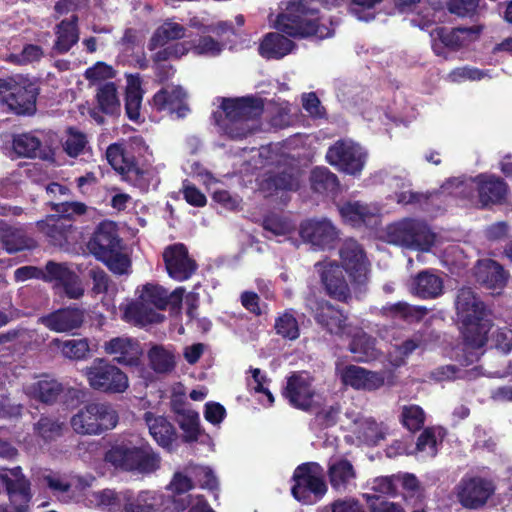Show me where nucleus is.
Here are the masks:
<instances>
[{
  "mask_svg": "<svg viewBox=\"0 0 512 512\" xmlns=\"http://www.w3.org/2000/svg\"><path fill=\"white\" fill-rule=\"evenodd\" d=\"M85 320V309L68 306L55 310L41 318V323L57 333L70 332L79 329Z\"/></svg>",
  "mask_w": 512,
  "mask_h": 512,
  "instance_id": "obj_22",
  "label": "nucleus"
},
{
  "mask_svg": "<svg viewBox=\"0 0 512 512\" xmlns=\"http://www.w3.org/2000/svg\"><path fill=\"white\" fill-rule=\"evenodd\" d=\"M363 498L368 503L370 512H404L399 504L389 501H379V497L372 493H364Z\"/></svg>",
  "mask_w": 512,
  "mask_h": 512,
  "instance_id": "obj_63",
  "label": "nucleus"
},
{
  "mask_svg": "<svg viewBox=\"0 0 512 512\" xmlns=\"http://www.w3.org/2000/svg\"><path fill=\"white\" fill-rule=\"evenodd\" d=\"M39 93L38 85L22 74L0 78V101L16 115H34Z\"/></svg>",
  "mask_w": 512,
  "mask_h": 512,
  "instance_id": "obj_5",
  "label": "nucleus"
},
{
  "mask_svg": "<svg viewBox=\"0 0 512 512\" xmlns=\"http://www.w3.org/2000/svg\"><path fill=\"white\" fill-rule=\"evenodd\" d=\"M187 94L180 86L172 89L161 88L152 98V106L158 111H168L171 115L175 114L177 118H184L190 109L186 102Z\"/></svg>",
  "mask_w": 512,
  "mask_h": 512,
  "instance_id": "obj_24",
  "label": "nucleus"
},
{
  "mask_svg": "<svg viewBox=\"0 0 512 512\" xmlns=\"http://www.w3.org/2000/svg\"><path fill=\"white\" fill-rule=\"evenodd\" d=\"M496 486L493 480L481 476H464L454 488V493L460 505L469 510L484 507L495 494Z\"/></svg>",
  "mask_w": 512,
  "mask_h": 512,
  "instance_id": "obj_12",
  "label": "nucleus"
},
{
  "mask_svg": "<svg viewBox=\"0 0 512 512\" xmlns=\"http://www.w3.org/2000/svg\"><path fill=\"white\" fill-rule=\"evenodd\" d=\"M87 247L98 260L121 249V238L116 223L109 220L100 222L88 241Z\"/></svg>",
  "mask_w": 512,
  "mask_h": 512,
  "instance_id": "obj_19",
  "label": "nucleus"
},
{
  "mask_svg": "<svg viewBox=\"0 0 512 512\" xmlns=\"http://www.w3.org/2000/svg\"><path fill=\"white\" fill-rule=\"evenodd\" d=\"M63 425L56 418L41 416L35 423L34 430L41 438L48 442L62 435Z\"/></svg>",
  "mask_w": 512,
  "mask_h": 512,
  "instance_id": "obj_53",
  "label": "nucleus"
},
{
  "mask_svg": "<svg viewBox=\"0 0 512 512\" xmlns=\"http://www.w3.org/2000/svg\"><path fill=\"white\" fill-rule=\"evenodd\" d=\"M282 394L294 407L302 410H309L312 407L314 392L311 384L301 374L293 373L287 378Z\"/></svg>",
  "mask_w": 512,
  "mask_h": 512,
  "instance_id": "obj_26",
  "label": "nucleus"
},
{
  "mask_svg": "<svg viewBox=\"0 0 512 512\" xmlns=\"http://www.w3.org/2000/svg\"><path fill=\"white\" fill-rule=\"evenodd\" d=\"M325 158L339 171L358 176L366 165L368 152L359 143L350 139L339 140L328 148Z\"/></svg>",
  "mask_w": 512,
  "mask_h": 512,
  "instance_id": "obj_11",
  "label": "nucleus"
},
{
  "mask_svg": "<svg viewBox=\"0 0 512 512\" xmlns=\"http://www.w3.org/2000/svg\"><path fill=\"white\" fill-rule=\"evenodd\" d=\"M185 36V28L178 23H165L156 29L149 41V49L154 50L166 45L171 40H178Z\"/></svg>",
  "mask_w": 512,
  "mask_h": 512,
  "instance_id": "obj_46",
  "label": "nucleus"
},
{
  "mask_svg": "<svg viewBox=\"0 0 512 512\" xmlns=\"http://www.w3.org/2000/svg\"><path fill=\"white\" fill-rule=\"evenodd\" d=\"M300 237L306 243L320 246V220H306L301 223Z\"/></svg>",
  "mask_w": 512,
  "mask_h": 512,
  "instance_id": "obj_62",
  "label": "nucleus"
},
{
  "mask_svg": "<svg viewBox=\"0 0 512 512\" xmlns=\"http://www.w3.org/2000/svg\"><path fill=\"white\" fill-rule=\"evenodd\" d=\"M121 249H117L110 255L99 259L102 261L110 271L117 275H124L129 272L131 261L126 254L121 253Z\"/></svg>",
  "mask_w": 512,
  "mask_h": 512,
  "instance_id": "obj_56",
  "label": "nucleus"
},
{
  "mask_svg": "<svg viewBox=\"0 0 512 512\" xmlns=\"http://www.w3.org/2000/svg\"><path fill=\"white\" fill-rule=\"evenodd\" d=\"M54 33L56 39L52 51L59 55L68 53L79 41L78 16L74 14L69 19L61 20L55 26Z\"/></svg>",
  "mask_w": 512,
  "mask_h": 512,
  "instance_id": "obj_31",
  "label": "nucleus"
},
{
  "mask_svg": "<svg viewBox=\"0 0 512 512\" xmlns=\"http://www.w3.org/2000/svg\"><path fill=\"white\" fill-rule=\"evenodd\" d=\"M329 479L333 489L346 492L355 487L356 473L349 461L340 459L329 465Z\"/></svg>",
  "mask_w": 512,
  "mask_h": 512,
  "instance_id": "obj_38",
  "label": "nucleus"
},
{
  "mask_svg": "<svg viewBox=\"0 0 512 512\" xmlns=\"http://www.w3.org/2000/svg\"><path fill=\"white\" fill-rule=\"evenodd\" d=\"M87 143V137L83 132L74 127H69L63 149L70 157H78L83 153Z\"/></svg>",
  "mask_w": 512,
  "mask_h": 512,
  "instance_id": "obj_55",
  "label": "nucleus"
},
{
  "mask_svg": "<svg viewBox=\"0 0 512 512\" xmlns=\"http://www.w3.org/2000/svg\"><path fill=\"white\" fill-rule=\"evenodd\" d=\"M342 268L356 282H363L368 272V261L361 245L354 239H346L340 250Z\"/></svg>",
  "mask_w": 512,
  "mask_h": 512,
  "instance_id": "obj_20",
  "label": "nucleus"
},
{
  "mask_svg": "<svg viewBox=\"0 0 512 512\" xmlns=\"http://www.w3.org/2000/svg\"><path fill=\"white\" fill-rule=\"evenodd\" d=\"M400 420L403 426L408 430L418 431L424 425L425 412L416 404L403 405L401 407Z\"/></svg>",
  "mask_w": 512,
  "mask_h": 512,
  "instance_id": "obj_51",
  "label": "nucleus"
},
{
  "mask_svg": "<svg viewBox=\"0 0 512 512\" xmlns=\"http://www.w3.org/2000/svg\"><path fill=\"white\" fill-rule=\"evenodd\" d=\"M479 33V27L457 28L453 30L436 27L430 32L432 49L437 55H444L445 47L451 50L459 49L474 41Z\"/></svg>",
  "mask_w": 512,
  "mask_h": 512,
  "instance_id": "obj_18",
  "label": "nucleus"
},
{
  "mask_svg": "<svg viewBox=\"0 0 512 512\" xmlns=\"http://www.w3.org/2000/svg\"><path fill=\"white\" fill-rule=\"evenodd\" d=\"M325 321L327 330L336 335H350L353 327L346 325V317L329 304L322 303V323Z\"/></svg>",
  "mask_w": 512,
  "mask_h": 512,
  "instance_id": "obj_44",
  "label": "nucleus"
},
{
  "mask_svg": "<svg viewBox=\"0 0 512 512\" xmlns=\"http://www.w3.org/2000/svg\"><path fill=\"white\" fill-rule=\"evenodd\" d=\"M147 148L142 137H132L127 142L112 143L106 149V159L121 179L134 187L147 188V171L141 168L135 156L137 149Z\"/></svg>",
  "mask_w": 512,
  "mask_h": 512,
  "instance_id": "obj_4",
  "label": "nucleus"
},
{
  "mask_svg": "<svg viewBox=\"0 0 512 512\" xmlns=\"http://www.w3.org/2000/svg\"><path fill=\"white\" fill-rule=\"evenodd\" d=\"M368 488L382 495H393L396 493V477L380 476L372 479L367 483Z\"/></svg>",
  "mask_w": 512,
  "mask_h": 512,
  "instance_id": "obj_61",
  "label": "nucleus"
},
{
  "mask_svg": "<svg viewBox=\"0 0 512 512\" xmlns=\"http://www.w3.org/2000/svg\"><path fill=\"white\" fill-rule=\"evenodd\" d=\"M385 310L389 311L391 315L399 316L408 321L420 320L427 312L424 307H414L405 302L396 303L386 307Z\"/></svg>",
  "mask_w": 512,
  "mask_h": 512,
  "instance_id": "obj_57",
  "label": "nucleus"
},
{
  "mask_svg": "<svg viewBox=\"0 0 512 512\" xmlns=\"http://www.w3.org/2000/svg\"><path fill=\"white\" fill-rule=\"evenodd\" d=\"M126 80L125 113L129 120L140 123V110L144 94L142 79L139 74H128L126 75Z\"/></svg>",
  "mask_w": 512,
  "mask_h": 512,
  "instance_id": "obj_36",
  "label": "nucleus"
},
{
  "mask_svg": "<svg viewBox=\"0 0 512 512\" xmlns=\"http://www.w3.org/2000/svg\"><path fill=\"white\" fill-rule=\"evenodd\" d=\"M285 35L280 31L265 34L258 47L259 55L266 60H280L290 54L296 44Z\"/></svg>",
  "mask_w": 512,
  "mask_h": 512,
  "instance_id": "obj_28",
  "label": "nucleus"
},
{
  "mask_svg": "<svg viewBox=\"0 0 512 512\" xmlns=\"http://www.w3.org/2000/svg\"><path fill=\"white\" fill-rule=\"evenodd\" d=\"M342 381L357 390L373 391L384 385L385 377L382 372L370 371L356 365L343 368L336 367Z\"/></svg>",
  "mask_w": 512,
  "mask_h": 512,
  "instance_id": "obj_21",
  "label": "nucleus"
},
{
  "mask_svg": "<svg viewBox=\"0 0 512 512\" xmlns=\"http://www.w3.org/2000/svg\"><path fill=\"white\" fill-rule=\"evenodd\" d=\"M155 510V493L148 490H142L137 495L130 490L122 492L120 512H154Z\"/></svg>",
  "mask_w": 512,
  "mask_h": 512,
  "instance_id": "obj_39",
  "label": "nucleus"
},
{
  "mask_svg": "<svg viewBox=\"0 0 512 512\" xmlns=\"http://www.w3.org/2000/svg\"><path fill=\"white\" fill-rule=\"evenodd\" d=\"M40 148V139L31 134H21L13 140V149L21 157L35 158Z\"/></svg>",
  "mask_w": 512,
  "mask_h": 512,
  "instance_id": "obj_52",
  "label": "nucleus"
},
{
  "mask_svg": "<svg viewBox=\"0 0 512 512\" xmlns=\"http://www.w3.org/2000/svg\"><path fill=\"white\" fill-rule=\"evenodd\" d=\"M349 336H351L349 350L356 361L369 362L378 359L381 352L374 338L358 328H354Z\"/></svg>",
  "mask_w": 512,
  "mask_h": 512,
  "instance_id": "obj_35",
  "label": "nucleus"
},
{
  "mask_svg": "<svg viewBox=\"0 0 512 512\" xmlns=\"http://www.w3.org/2000/svg\"><path fill=\"white\" fill-rule=\"evenodd\" d=\"M477 191L479 201L483 206L501 202L507 192L506 184L500 178L492 175L477 176Z\"/></svg>",
  "mask_w": 512,
  "mask_h": 512,
  "instance_id": "obj_37",
  "label": "nucleus"
},
{
  "mask_svg": "<svg viewBox=\"0 0 512 512\" xmlns=\"http://www.w3.org/2000/svg\"><path fill=\"white\" fill-rule=\"evenodd\" d=\"M175 421L183 431V442L192 443L199 439L202 430L198 412L191 410L180 417H175Z\"/></svg>",
  "mask_w": 512,
  "mask_h": 512,
  "instance_id": "obj_48",
  "label": "nucleus"
},
{
  "mask_svg": "<svg viewBox=\"0 0 512 512\" xmlns=\"http://www.w3.org/2000/svg\"><path fill=\"white\" fill-rule=\"evenodd\" d=\"M84 376L91 389L107 395L124 393L129 387L128 375L106 358H95Z\"/></svg>",
  "mask_w": 512,
  "mask_h": 512,
  "instance_id": "obj_8",
  "label": "nucleus"
},
{
  "mask_svg": "<svg viewBox=\"0 0 512 512\" xmlns=\"http://www.w3.org/2000/svg\"><path fill=\"white\" fill-rule=\"evenodd\" d=\"M150 367L156 373H169L175 368V357L162 345H154L148 351Z\"/></svg>",
  "mask_w": 512,
  "mask_h": 512,
  "instance_id": "obj_45",
  "label": "nucleus"
},
{
  "mask_svg": "<svg viewBox=\"0 0 512 512\" xmlns=\"http://www.w3.org/2000/svg\"><path fill=\"white\" fill-rule=\"evenodd\" d=\"M114 467L141 475H150L161 467V457L149 444L128 447L118 445L105 454Z\"/></svg>",
  "mask_w": 512,
  "mask_h": 512,
  "instance_id": "obj_6",
  "label": "nucleus"
},
{
  "mask_svg": "<svg viewBox=\"0 0 512 512\" xmlns=\"http://www.w3.org/2000/svg\"><path fill=\"white\" fill-rule=\"evenodd\" d=\"M192 50L197 55L217 56L222 51V45L211 36H201L192 45Z\"/></svg>",
  "mask_w": 512,
  "mask_h": 512,
  "instance_id": "obj_60",
  "label": "nucleus"
},
{
  "mask_svg": "<svg viewBox=\"0 0 512 512\" xmlns=\"http://www.w3.org/2000/svg\"><path fill=\"white\" fill-rule=\"evenodd\" d=\"M274 28L288 37L302 39L316 35L320 28V0H288L280 3Z\"/></svg>",
  "mask_w": 512,
  "mask_h": 512,
  "instance_id": "obj_3",
  "label": "nucleus"
},
{
  "mask_svg": "<svg viewBox=\"0 0 512 512\" xmlns=\"http://www.w3.org/2000/svg\"><path fill=\"white\" fill-rule=\"evenodd\" d=\"M379 212L376 205L360 201L347 202L340 208L341 216L353 226L375 224Z\"/></svg>",
  "mask_w": 512,
  "mask_h": 512,
  "instance_id": "obj_34",
  "label": "nucleus"
},
{
  "mask_svg": "<svg viewBox=\"0 0 512 512\" xmlns=\"http://www.w3.org/2000/svg\"><path fill=\"white\" fill-rule=\"evenodd\" d=\"M139 298L141 302L132 303L126 309V314L133 318H142L144 303L153 305L159 310H165L168 307L167 290L157 284L144 285Z\"/></svg>",
  "mask_w": 512,
  "mask_h": 512,
  "instance_id": "obj_29",
  "label": "nucleus"
},
{
  "mask_svg": "<svg viewBox=\"0 0 512 512\" xmlns=\"http://www.w3.org/2000/svg\"><path fill=\"white\" fill-rule=\"evenodd\" d=\"M144 418L149 428V433L156 443L163 448L170 449L178 438L173 424L166 417L155 416L151 412H146Z\"/></svg>",
  "mask_w": 512,
  "mask_h": 512,
  "instance_id": "obj_33",
  "label": "nucleus"
},
{
  "mask_svg": "<svg viewBox=\"0 0 512 512\" xmlns=\"http://www.w3.org/2000/svg\"><path fill=\"white\" fill-rule=\"evenodd\" d=\"M322 284L327 294L336 300L346 301L350 296L344 269L335 262L324 264L322 261Z\"/></svg>",
  "mask_w": 512,
  "mask_h": 512,
  "instance_id": "obj_27",
  "label": "nucleus"
},
{
  "mask_svg": "<svg viewBox=\"0 0 512 512\" xmlns=\"http://www.w3.org/2000/svg\"><path fill=\"white\" fill-rule=\"evenodd\" d=\"M443 193L471 200L477 190V177L475 179L453 178L448 180L442 187Z\"/></svg>",
  "mask_w": 512,
  "mask_h": 512,
  "instance_id": "obj_49",
  "label": "nucleus"
},
{
  "mask_svg": "<svg viewBox=\"0 0 512 512\" xmlns=\"http://www.w3.org/2000/svg\"><path fill=\"white\" fill-rule=\"evenodd\" d=\"M48 206L54 212V215L66 223H72V225H75V222L89 211V207L81 201H51Z\"/></svg>",
  "mask_w": 512,
  "mask_h": 512,
  "instance_id": "obj_43",
  "label": "nucleus"
},
{
  "mask_svg": "<svg viewBox=\"0 0 512 512\" xmlns=\"http://www.w3.org/2000/svg\"><path fill=\"white\" fill-rule=\"evenodd\" d=\"M423 345L422 335L415 334L412 338L405 340L400 346H396L394 351L389 352L388 360L392 366L399 367L404 364L406 357Z\"/></svg>",
  "mask_w": 512,
  "mask_h": 512,
  "instance_id": "obj_50",
  "label": "nucleus"
},
{
  "mask_svg": "<svg viewBox=\"0 0 512 512\" xmlns=\"http://www.w3.org/2000/svg\"><path fill=\"white\" fill-rule=\"evenodd\" d=\"M409 291L422 299H433L443 292V281L435 273L424 270L411 278L408 284Z\"/></svg>",
  "mask_w": 512,
  "mask_h": 512,
  "instance_id": "obj_32",
  "label": "nucleus"
},
{
  "mask_svg": "<svg viewBox=\"0 0 512 512\" xmlns=\"http://www.w3.org/2000/svg\"><path fill=\"white\" fill-rule=\"evenodd\" d=\"M38 231L47 243L53 247L65 248L76 241L77 227L66 223L54 214L47 215L36 222Z\"/></svg>",
  "mask_w": 512,
  "mask_h": 512,
  "instance_id": "obj_17",
  "label": "nucleus"
},
{
  "mask_svg": "<svg viewBox=\"0 0 512 512\" xmlns=\"http://www.w3.org/2000/svg\"><path fill=\"white\" fill-rule=\"evenodd\" d=\"M385 239L395 245L426 252L433 246L435 234L422 221L404 219L387 226Z\"/></svg>",
  "mask_w": 512,
  "mask_h": 512,
  "instance_id": "obj_9",
  "label": "nucleus"
},
{
  "mask_svg": "<svg viewBox=\"0 0 512 512\" xmlns=\"http://www.w3.org/2000/svg\"><path fill=\"white\" fill-rule=\"evenodd\" d=\"M44 56L41 46L36 44H25L19 54H12L11 61L17 65H27L38 62Z\"/></svg>",
  "mask_w": 512,
  "mask_h": 512,
  "instance_id": "obj_58",
  "label": "nucleus"
},
{
  "mask_svg": "<svg viewBox=\"0 0 512 512\" xmlns=\"http://www.w3.org/2000/svg\"><path fill=\"white\" fill-rule=\"evenodd\" d=\"M223 114L214 113L215 122L230 139H244L254 131V121L264 111L263 100L256 96L223 98Z\"/></svg>",
  "mask_w": 512,
  "mask_h": 512,
  "instance_id": "obj_1",
  "label": "nucleus"
},
{
  "mask_svg": "<svg viewBox=\"0 0 512 512\" xmlns=\"http://www.w3.org/2000/svg\"><path fill=\"white\" fill-rule=\"evenodd\" d=\"M473 274L477 283L494 291L502 290L509 277L504 267L490 258L478 260L473 268Z\"/></svg>",
  "mask_w": 512,
  "mask_h": 512,
  "instance_id": "obj_23",
  "label": "nucleus"
},
{
  "mask_svg": "<svg viewBox=\"0 0 512 512\" xmlns=\"http://www.w3.org/2000/svg\"><path fill=\"white\" fill-rule=\"evenodd\" d=\"M455 305L467 347L480 349L485 345L487 333L491 328L489 314L484 303L471 288L465 287L459 290Z\"/></svg>",
  "mask_w": 512,
  "mask_h": 512,
  "instance_id": "obj_2",
  "label": "nucleus"
},
{
  "mask_svg": "<svg viewBox=\"0 0 512 512\" xmlns=\"http://www.w3.org/2000/svg\"><path fill=\"white\" fill-rule=\"evenodd\" d=\"M492 342L496 349L504 354L512 350V330L507 327L497 328L492 333Z\"/></svg>",
  "mask_w": 512,
  "mask_h": 512,
  "instance_id": "obj_64",
  "label": "nucleus"
},
{
  "mask_svg": "<svg viewBox=\"0 0 512 512\" xmlns=\"http://www.w3.org/2000/svg\"><path fill=\"white\" fill-rule=\"evenodd\" d=\"M118 414L108 403H88L71 418L73 430L80 435H100L116 427Z\"/></svg>",
  "mask_w": 512,
  "mask_h": 512,
  "instance_id": "obj_7",
  "label": "nucleus"
},
{
  "mask_svg": "<svg viewBox=\"0 0 512 512\" xmlns=\"http://www.w3.org/2000/svg\"><path fill=\"white\" fill-rule=\"evenodd\" d=\"M104 352L112 356V361L126 368H141L144 351L141 343L132 337L116 336L103 344Z\"/></svg>",
  "mask_w": 512,
  "mask_h": 512,
  "instance_id": "obj_14",
  "label": "nucleus"
},
{
  "mask_svg": "<svg viewBox=\"0 0 512 512\" xmlns=\"http://www.w3.org/2000/svg\"><path fill=\"white\" fill-rule=\"evenodd\" d=\"M162 257L169 277L176 281L190 279L198 269L196 260L189 255L188 248L183 243L168 245Z\"/></svg>",
  "mask_w": 512,
  "mask_h": 512,
  "instance_id": "obj_15",
  "label": "nucleus"
},
{
  "mask_svg": "<svg viewBox=\"0 0 512 512\" xmlns=\"http://www.w3.org/2000/svg\"><path fill=\"white\" fill-rule=\"evenodd\" d=\"M94 499L99 506L104 507L109 512H120L122 493L118 494L112 489H103L94 493Z\"/></svg>",
  "mask_w": 512,
  "mask_h": 512,
  "instance_id": "obj_59",
  "label": "nucleus"
},
{
  "mask_svg": "<svg viewBox=\"0 0 512 512\" xmlns=\"http://www.w3.org/2000/svg\"><path fill=\"white\" fill-rule=\"evenodd\" d=\"M44 282L55 283L63 288L69 299H80L84 295V288L78 274L69 268L67 263H58L49 260L44 267Z\"/></svg>",
  "mask_w": 512,
  "mask_h": 512,
  "instance_id": "obj_16",
  "label": "nucleus"
},
{
  "mask_svg": "<svg viewBox=\"0 0 512 512\" xmlns=\"http://www.w3.org/2000/svg\"><path fill=\"white\" fill-rule=\"evenodd\" d=\"M62 392V384L54 379L38 380L29 387V395L45 404L55 403Z\"/></svg>",
  "mask_w": 512,
  "mask_h": 512,
  "instance_id": "obj_42",
  "label": "nucleus"
},
{
  "mask_svg": "<svg viewBox=\"0 0 512 512\" xmlns=\"http://www.w3.org/2000/svg\"><path fill=\"white\" fill-rule=\"evenodd\" d=\"M0 241L9 254L32 250L36 247V242L33 238L28 237L23 229L15 227L1 229Z\"/></svg>",
  "mask_w": 512,
  "mask_h": 512,
  "instance_id": "obj_40",
  "label": "nucleus"
},
{
  "mask_svg": "<svg viewBox=\"0 0 512 512\" xmlns=\"http://www.w3.org/2000/svg\"><path fill=\"white\" fill-rule=\"evenodd\" d=\"M0 480L9 503L0 505V512H27L32 500L31 482L20 466L0 469Z\"/></svg>",
  "mask_w": 512,
  "mask_h": 512,
  "instance_id": "obj_10",
  "label": "nucleus"
},
{
  "mask_svg": "<svg viewBox=\"0 0 512 512\" xmlns=\"http://www.w3.org/2000/svg\"><path fill=\"white\" fill-rule=\"evenodd\" d=\"M274 329L277 335L286 340L294 341L300 336V327L292 309L276 317Z\"/></svg>",
  "mask_w": 512,
  "mask_h": 512,
  "instance_id": "obj_47",
  "label": "nucleus"
},
{
  "mask_svg": "<svg viewBox=\"0 0 512 512\" xmlns=\"http://www.w3.org/2000/svg\"><path fill=\"white\" fill-rule=\"evenodd\" d=\"M291 481L293 498L303 505L314 504L320 497V464L305 462L298 465Z\"/></svg>",
  "mask_w": 512,
  "mask_h": 512,
  "instance_id": "obj_13",
  "label": "nucleus"
},
{
  "mask_svg": "<svg viewBox=\"0 0 512 512\" xmlns=\"http://www.w3.org/2000/svg\"><path fill=\"white\" fill-rule=\"evenodd\" d=\"M347 416L352 420L350 429L359 443L376 445L380 440L384 439L386 429L374 419L359 415L355 416L354 414H347Z\"/></svg>",
  "mask_w": 512,
  "mask_h": 512,
  "instance_id": "obj_30",
  "label": "nucleus"
},
{
  "mask_svg": "<svg viewBox=\"0 0 512 512\" xmlns=\"http://www.w3.org/2000/svg\"><path fill=\"white\" fill-rule=\"evenodd\" d=\"M96 102L99 110L107 115L119 114L121 104L117 86L114 82H105L97 88Z\"/></svg>",
  "mask_w": 512,
  "mask_h": 512,
  "instance_id": "obj_41",
  "label": "nucleus"
},
{
  "mask_svg": "<svg viewBox=\"0 0 512 512\" xmlns=\"http://www.w3.org/2000/svg\"><path fill=\"white\" fill-rule=\"evenodd\" d=\"M62 354L71 360H85L90 356V346L88 339H70L63 342L61 346Z\"/></svg>",
  "mask_w": 512,
  "mask_h": 512,
  "instance_id": "obj_54",
  "label": "nucleus"
},
{
  "mask_svg": "<svg viewBox=\"0 0 512 512\" xmlns=\"http://www.w3.org/2000/svg\"><path fill=\"white\" fill-rule=\"evenodd\" d=\"M298 169L289 166L281 171H268L260 182L259 188L268 196L277 195L280 191L298 189Z\"/></svg>",
  "mask_w": 512,
  "mask_h": 512,
  "instance_id": "obj_25",
  "label": "nucleus"
}]
</instances>
